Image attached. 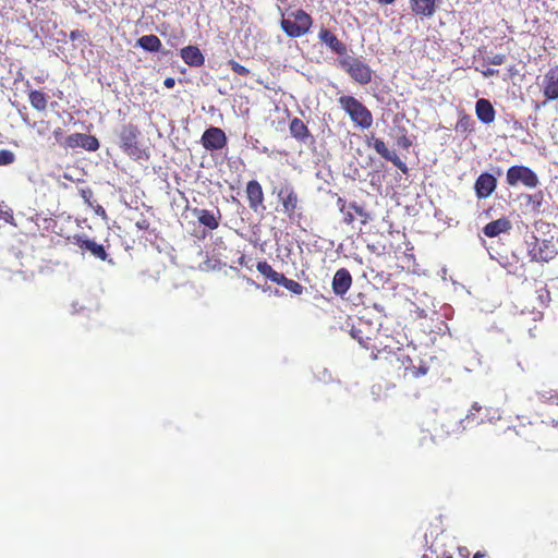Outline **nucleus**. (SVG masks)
Here are the masks:
<instances>
[{
	"label": "nucleus",
	"instance_id": "f257e3e1",
	"mask_svg": "<svg viewBox=\"0 0 558 558\" xmlns=\"http://www.w3.org/2000/svg\"><path fill=\"white\" fill-rule=\"evenodd\" d=\"M341 109L350 117L351 121L361 129H369L373 124L371 110L353 96L343 95L339 99Z\"/></svg>",
	"mask_w": 558,
	"mask_h": 558
},
{
	"label": "nucleus",
	"instance_id": "f03ea898",
	"mask_svg": "<svg viewBox=\"0 0 558 558\" xmlns=\"http://www.w3.org/2000/svg\"><path fill=\"white\" fill-rule=\"evenodd\" d=\"M312 25V16L302 9L292 12L288 19L283 17L280 22L282 31L291 38L304 36Z\"/></svg>",
	"mask_w": 558,
	"mask_h": 558
},
{
	"label": "nucleus",
	"instance_id": "7ed1b4c3",
	"mask_svg": "<svg viewBox=\"0 0 558 558\" xmlns=\"http://www.w3.org/2000/svg\"><path fill=\"white\" fill-rule=\"evenodd\" d=\"M141 131L137 125L128 123L122 125L119 133L120 148L131 158L140 159L142 149L140 147Z\"/></svg>",
	"mask_w": 558,
	"mask_h": 558
},
{
	"label": "nucleus",
	"instance_id": "20e7f679",
	"mask_svg": "<svg viewBox=\"0 0 558 558\" xmlns=\"http://www.w3.org/2000/svg\"><path fill=\"white\" fill-rule=\"evenodd\" d=\"M256 269L270 281L284 287L293 294L300 295L304 287L293 279H288L283 274L276 271L266 260L258 262Z\"/></svg>",
	"mask_w": 558,
	"mask_h": 558
},
{
	"label": "nucleus",
	"instance_id": "39448f33",
	"mask_svg": "<svg viewBox=\"0 0 558 558\" xmlns=\"http://www.w3.org/2000/svg\"><path fill=\"white\" fill-rule=\"evenodd\" d=\"M506 182L510 186H515L522 183L529 189H534L538 185L539 180L537 174L526 166H511L507 170Z\"/></svg>",
	"mask_w": 558,
	"mask_h": 558
},
{
	"label": "nucleus",
	"instance_id": "423d86ee",
	"mask_svg": "<svg viewBox=\"0 0 558 558\" xmlns=\"http://www.w3.org/2000/svg\"><path fill=\"white\" fill-rule=\"evenodd\" d=\"M342 69L351 76L353 81L361 85H366L372 81V69L369 65L357 58H348L340 61Z\"/></svg>",
	"mask_w": 558,
	"mask_h": 558
},
{
	"label": "nucleus",
	"instance_id": "0eeeda50",
	"mask_svg": "<svg viewBox=\"0 0 558 558\" xmlns=\"http://www.w3.org/2000/svg\"><path fill=\"white\" fill-rule=\"evenodd\" d=\"M277 197L282 206V213L293 220L300 209V198L295 189L291 184H286L277 191Z\"/></svg>",
	"mask_w": 558,
	"mask_h": 558
},
{
	"label": "nucleus",
	"instance_id": "6e6552de",
	"mask_svg": "<svg viewBox=\"0 0 558 558\" xmlns=\"http://www.w3.org/2000/svg\"><path fill=\"white\" fill-rule=\"evenodd\" d=\"M367 145L373 147L375 151L380 155L384 159L390 161L396 166L403 174L409 173V168L393 150H389L385 142L381 138H377L372 135L367 138Z\"/></svg>",
	"mask_w": 558,
	"mask_h": 558
},
{
	"label": "nucleus",
	"instance_id": "1a4fd4ad",
	"mask_svg": "<svg viewBox=\"0 0 558 558\" xmlns=\"http://www.w3.org/2000/svg\"><path fill=\"white\" fill-rule=\"evenodd\" d=\"M61 145L68 148H84L88 151H96L99 148V141L94 135L83 134V133H73L64 138L61 142Z\"/></svg>",
	"mask_w": 558,
	"mask_h": 558
},
{
	"label": "nucleus",
	"instance_id": "9d476101",
	"mask_svg": "<svg viewBox=\"0 0 558 558\" xmlns=\"http://www.w3.org/2000/svg\"><path fill=\"white\" fill-rule=\"evenodd\" d=\"M227 136L220 128L210 126L202 135L201 143L206 150H219L227 145Z\"/></svg>",
	"mask_w": 558,
	"mask_h": 558
},
{
	"label": "nucleus",
	"instance_id": "9b49d317",
	"mask_svg": "<svg viewBox=\"0 0 558 558\" xmlns=\"http://www.w3.org/2000/svg\"><path fill=\"white\" fill-rule=\"evenodd\" d=\"M73 244H75L81 251H87L93 255L95 258H98L100 260H107L108 259V253L102 244H98L94 240H90L85 234H75L72 238Z\"/></svg>",
	"mask_w": 558,
	"mask_h": 558
},
{
	"label": "nucleus",
	"instance_id": "f8f14e48",
	"mask_svg": "<svg viewBox=\"0 0 558 558\" xmlns=\"http://www.w3.org/2000/svg\"><path fill=\"white\" fill-rule=\"evenodd\" d=\"M497 187V179L488 172L481 173L474 183L475 195L478 199L488 198Z\"/></svg>",
	"mask_w": 558,
	"mask_h": 558
},
{
	"label": "nucleus",
	"instance_id": "ddd939ff",
	"mask_svg": "<svg viewBox=\"0 0 558 558\" xmlns=\"http://www.w3.org/2000/svg\"><path fill=\"white\" fill-rule=\"evenodd\" d=\"M245 193H246V197H247V202H248V207L253 211L257 213L259 210L265 209L264 191H263L260 183L257 180H251L247 182Z\"/></svg>",
	"mask_w": 558,
	"mask_h": 558
},
{
	"label": "nucleus",
	"instance_id": "4468645a",
	"mask_svg": "<svg viewBox=\"0 0 558 558\" xmlns=\"http://www.w3.org/2000/svg\"><path fill=\"white\" fill-rule=\"evenodd\" d=\"M543 94L548 101L558 99V65L551 66L544 75Z\"/></svg>",
	"mask_w": 558,
	"mask_h": 558
},
{
	"label": "nucleus",
	"instance_id": "2eb2a0df",
	"mask_svg": "<svg viewBox=\"0 0 558 558\" xmlns=\"http://www.w3.org/2000/svg\"><path fill=\"white\" fill-rule=\"evenodd\" d=\"M557 255L556 247L548 240H543L541 243L530 250V256L532 260L547 263L555 258Z\"/></svg>",
	"mask_w": 558,
	"mask_h": 558
},
{
	"label": "nucleus",
	"instance_id": "dca6fc26",
	"mask_svg": "<svg viewBox=\"0 0 558 558\" xmlns=\"http://www.w3.org/2000/svg\"><path fill=\"white\" fill-rule=\"evenodd\" d=\"M352 284V276L347 268H340L332 278V291L336 295L343 296Z\"/></svg>",
	"mask_w": 558,
	"mask_h": 558
},
{
	"label": "nucleus",
	"instance_id": "f3484780",
	"mask_svg": "<svg viewBox=\"0 0 558 558\" xmlns=\"http://www.w3.org/2000/svg\"><path fill=\"white\" fill-rule=\"evenodd\" d=\"M193 214L196 216L198 222L204 227L210 230H215L219 227L221 219V213L219 209L214 213L208 209L194 208Z\"/></svg>",
	"mask_w": 558,
	"mask_h": 558
},
{
	"label": "nucleus",
	"instance_id": "a211bd4d",
	"mask_svg": "<svg viewBox=\"0 0 558 558\" xmlns=\"http://www.w3.org/2000/svg\"><path fill=\"white\" fill-rule=\"evenodd\" d=\"M318 38L335 53L340 56L347 53V46L341 40H339L338 37L329 29L322 27L318 33Z\"/></svg>",
	"mask_w": 558,
	"mask_h": 558
},
{
	"label": "nucleus",
	"instance_id": "6ab92c4d",
	"mask_svg": "<svg viewBox=\"0 0 558 558\" xmlns=\"http://www.w3.org/2000/svg\"><path fill=\"white\" fill-rule=\"evenodd\" d=\"M180 57L185 64L199 68L205 63V57L197 46H186L180 50Z\"/></svg>",
	"mask_w": 558,
	"mask_h": 558
},
{
	"label": "nucleus",
	"instance_id": "aec40b11",
	"mask_svg": "<svg viewBox=\"0 0 558 558\" xmlns=\"http://www.w3.org/2000/svg\"><path fill=\"white\" fill-rule=\"evenodd\" d=\"M290 134L300 143L306 144L313 136L307 125L300 119L294 117L289 124Z\"/></svg>",
	"mask_w": 558,
	"mask_h": 558
},
{
	"label": "nucleus",
	"instance_id": "412c9836",
	"mask_svg": "<svg viewBox=\"0 0 558 558\" xmlns=\"http://www.w3.org/2000/svg\"><path fill=\"white\" fill-rule=\"evenodd\" d=\"M511 228H512L511 221L507 217H501L499 219L488 222L483 228V233L487 238H495L501 233L509 232L511 230Z\"/></svg>",
	"mask_w": 558,
	"mask_h": 558
},
{
	"label": "nucleus",
	"instance_id": "4be33fe9",
	"mask_svg": "<svg viewBox=\"0 0 558 558\" xmlns=\"http://www.w3.org/2000/svg\"><path fill=\"white\" fill-rule=\"evenodd\" d=\"M475 113L477 119L484 124L494 122L496 111L488 99L481 98L475 104Z\"/></svg>",
	"mask_w": 558,
	"mask_h": 558
},
{
	"label": "nucleus",
	"instance_id": "5701e85b",
	"mask_svg": "<svg viewBox=\"0 0 558 558\" xmlns=\"http://www.w3.org/2000/svg\"><path fill=\"white\" fill-rule=\"evenodd\" d=\"M410 7L415 15L430 17L436 12V0H410Z\"/></svg>",
	"mask_w": 558,
	"mask_h": 558
},
{
	"label": "nucleus",
	"instance_id": "b1692460",
	"mask_svg": "<svg viewBox=\"0 0 558 558\" xmlns=\"http://www.w3.org/2000/svg\"><path fill=\"white\" fill-rule=\"evenodd\" d=\"M522 197L525 201L524 206L526 208V213L538 216L544 204L543 191H537L533 194H523Z\"/></svg>",
	"mask_w": 558,
	"mask_h": 558
},
{
	"label": "nucleus",
	"instance_id": "393cba45",
	"mask_svg": "<svg viewBox=\"0 0 558 558\" xmlns=\"http://www.w3.org/2000/svg\"><path fill=\"white\" fill-rule=\"evenodd\" d=\"M49 96L41 90L33 89L28 93V101L31 106L39 111L45 112L48 107Z\"/></svg>",
	"mask_w": 558,
	"mask_h": 558
},
{
	"label": "nucleus",
	"instance_id": "a878e982",
	"mask_svg": "<svg viewBox=\"0 0 558 558\" xmlns=\"http://www.w3.org/2000/svg\"><path fill=\"white\" fill-rule=\"evenodd\" d=\"M362 327H363V324L353 326L351 329V336L354 339H356L359 341V343L366 350L376 349V345L374 344V338L372 337V335H364Z\"/></svg>",
	"mask_w": 558,
	"mask_h": 558
},
{
	"label": "nucleus",
	"instance_id": "bb28decb",
	"mask_svg": "<svg viewBox=\"0 0 558 558\" xmlns=\"http://www.w3.org/2000/svg\"><path fill=\"white\" fill-rule=\"evenodd\" d=\"M137 46L149 52H158L161 49V41L156 35H144L137 39Z\"/></svg>",
	"mask_w": 558,
	"mask_h": 558
},
{
	"label": "nucleus",
	"instance_id": "cd10ccee",
	"mask_svg": "<svg viewBox=\"0 0 558 558\" xmlns=\"http://www.w3.org/2000/svg\"><path fill=\"white\" fill-rule=\"evenodd\" d=\"M458 428L457 422L451 418H441L439 422V427H434V436H432V440H434L435 437H442L448 436L454 433V430Z\"/></svg>",
	"mask_w": 558,
	"mask_h": 558
},
{
	"label": "nucleus",
	"instance_id": "c85d7f7f",
	"mask_svg": "<svg viewBox=\"0 0 558 558\" xmlns=\"http://www.w3.org/2000/svg\"><path fill=\"white\" fill-rule=\"evenodd\" d=\"M337 206L342 214V222L347 226H351L356 218L354 209H349L350 203H347L344 198L338 197Z\"/></svg>",
	"mask_w": 558,
	"mask_h": 558
},
{
	"label": "nucleus",
	"instance_id": "c756f323",
	"mask_svg": "<svg viewBox=\"0 0 558 558\" xmlns=\"http://www.w3.org/2000/svg\"><path fill=\"white\" fill-rule=\"evenodd\" d=\"M454 130L457 132L469 134L474 131V121L471 116L465 112H461L456 123Z\"/></svg>",
	"mask_w": 558,
	"mask_h": 558
},
{
	"label": "nucleus",
	"instance_id": "7c9ffc66",
	"mask_svg": "<svg viewBox=\"0 0 558 558\" xmlns=\"http://www.w3.org/2000/svg\"><path fill=\"white\" fill-rule=\"evenodd\" d=\"M349 209H354L356 217L360 218L362 225H366L372 219V216L368 211L364 209L363 206L359 205L356 202H350Z\"/></svg>",
	"mask_w": 558,
	"mask_h": 558
},
{
	"label": "nucleus",
	"instance_id": "2f4dec72",
	"mask_svg": "<svg viewBox=\"0 0 558 558\" xmlns=\"http://www.w3.org/2000/svg\"><path fill=\"white\" fill-rule=\"evenodd\" d=\"M228 65L230 66V69L234 73H236V74H239L241 76H248V75H251V71L247 68H245L244 65L240 64L238 61H235L233 59H230L228 61Z\"/></svg>",
	"mask_w": 558,
	"mask_h": 558
},
{
	"label": "nucleus",
	"instance_id": "473e14b6",
	"mask_svg": "<svg viewBox=\"0 0 558 558\" xmlns=\"http://www.w3.org/2000/svg\"><path fill=\"white\" fill-rule=\"evenodd\" d=\"M80 196L84 199L85 204H87L89 207H94V203L96 202L94 199V192L90 187H83L78 191Z\"/></svg>",
	"mask_w": 558,
	"mask_h": 558
},
{
	"label": "nucleus",
	"instance_id": "72a5a7b5",
	"mask_svg": "<svg viewBox=\"0 0 558 558\" xmlns=\"http://www.w3.org/2000/svg\"><path fill=\"white\" fill-rule=\"evenodd\" d=\"M14 161V154L8 149L0 150V166H7Z\"/></svg>",
	"mask_w": 558,
	"mask_h": 558
},
{
	"label": "nucleus",
	"instance_id": "f704fd0d",
	"mask_svg": "<svg viewBox=\"0 0 558 558\" xmlns=\"http://www.w3.org/2000/svg\"><path fill=\"white\" fill-rule=\"evenodd\" d=\"M506 56L501 53H497L488 59V63L493 65H500L505 63Z\"/></svg>",
	"mask_w": 558,
	"mask_h": 558
},
{
	"label": "nucleus",
	"instance_id": "c9c22d12",
	"mask_svg": "<svg viewBox=\"0 0 558 558\" xmlns=\"http://www.w3.org/2000/svg\"><path fill=\"white\" fill-rule=\"evenodd\" d=\"M135 227L141 231H147L150 227V222L147 218L142 217L135 222Z\"/></svg>",
	"mask_w": 558,
	"mask_h": 558
},
{
	"label": "nucleus",
	"instance_id": "e433bc0d",
	"mask_svg": "<svg viewBox=\"0 0 558 558\" xmlns=\"http://www.w3.org/2000/svg\"><path fill=\"white\" fill-rule=\"evenodd\" d=\"M397 143H398V146H400L404 149H408L412 145L411 140L407 135H402V136L398 137Z\"/></svg>",
	"mask_w": 558,
	"mask_h": 558
},
{
	"label": "nucleus",
	"instance_id": "4c0bfd02",
	"mask_svg": "<svg viewBox=\"0 0 558 558\" xmlns=\"http://www.w3.org/2000/svg\"><path fill=\"white\" fill-rule=\"evenodd\" d=\"M95 211V214L97 216H100L101 218H107V213H106V209L101 206V205H94V207H92Z\"/></svg>",
	"mask_w": 558,
	"mask_h": 558
},
{
	"label": "nucleus",
	"instance_id": "58836bf2",
	"mask_svg": "<svg viewBox=\"0 0 558 558\" xmlns=\"http://www.w3.org/2000/svg\"><path fill=\"white\" fill-rule=\"evenodd\" d=\"M182 37H183V34H181V35H172L169 38L168 44H170L172 47H177L180 44Z\"/></svg>",
	"mask_w": 558,
	"mask_h": 558
},
{
	"label": "nucleus",
	"instance_id": "ea45409f",
	"mask_svg": "<svg viewBox=\"0 0 558 558\" xmlns=\"http://www.w3.org/2000/svg\"><path fill=\"white\" fill-rule=\"evenodd\" d=\"M426 373H427V367H420L418 369H415V368L412 369V375L414 377H418L421 375H425Z\"/></svg>",
	"mask_w": 558,
	"mask_h": 558
},
{
	"label": "nucleus",
	"instance_id": "a19ab883",
	"mask_svg": "<svg viewBox=\"0 0 558 558\" xmlns=\"http://www.w3.org/2000/svg\"><path fill=\"white\" fill-rule=\"evenodd\" d=\"M163 85L165 87L167 88H173L174 85H175V80L173 77H167L165 81H163Z\"/></svg>",
	"mask_w": 558,
	"mask_h": 558
},
{
	"label": "nucleus",
	"instance_id": "79ce46f5",
	"mask_svg": "<svg viewBox=\"0 0 558 558\" xmlns=\"http://www.w3.org/2000/svg\"><path fill=\"white\" fill-rule=\"evenodd\" d=\"M62 129L61 128H57L54 131H53V136L56 138L57 142H60L61 137H62Z\"/></svg>",
	"mask_w": 558,
	"mask_h": 558
},
{
	"label": "nucleus",
	"instance_id": "37998d69",
	"mask_svg": "<svg viewBox=\"0 0 558 558\" xmlns=\"http://www.w3.org/2000/svg\"><path fill=\"white\" fill-rule=\"evenodd\" d=\"M543 291L545 292V296L543 294L539 295V298L542 299V302L545 303V302H549L550 301V293L547 289H543Z\"/></svg>",
	"mask_w": 558,
	"mask_h": 558
},
{
	"label": "nucleus",
	"instance_id": "c03bdc74",
	"mask_svg": "<svg viewBox=\"0 0 558 558\" xmlns=\"http://www.w3.org/2000/svg\"><path fill=\"white\" fill-rule=\"evenodd\" d=\"M498 73L497 70H494V69H487L486 71L483 72V75L485 77H489V76H493V75H496Z\"/></svg>",
	"mask_w": 558,
	"mask_h": 558
},
{
	"label": "nucleus",
	"instance_id": "a18cd8bd",
	"mask_svg": "<svg viewBox=\"0 0 558 558\" xmlns=\"http://www.w3.org/2000/svg\"><path fill=\"white\" fill-rule=\"evenodd\" d=\"M78 36H80V31H72V32H71V34H70V38H71L72 40L77 39V38H78Z\"/></svg>",
	"mask_w": 558,
	"mask_h": 558
},
{
	"label": "nucleus",
	"instance_id": "49530a36",
	"mask_svg": "<svg viewBox=\"0 0 558 558\" xmlns=\"http://www.w3.org/2000/svg\"><path fill=\"white\" fill-rule=\"evenodd\" d=\"M380 4H391L393 3L396 0H377Z\"/></svg>",
	"mask_w": 558,
	"mask_h": 558
},
{
	"label": "nucleus",
	"instance_id": "de8ad7c7",
	"mask_svg": "<svg viewBox=\"0 0 558 558\" xmlns=\"http://www.w3.org/2000/svg\"><path fill=\"white\" fill-rule=\"evenodd\" d=\"M23 121H24L25 123H27L31 128H35V126L37 125V122H34V123H32V124H31V123L28 122L27 117H23Z\"/></svg>",
	"mask_w": 558,
	"mask_h": 558
},
{
	"label": "nucleus",
	"instance_id": "09e8293b",
	"mask_svg": "<svg viewBox=\"0 0 558 558\" xmlns=\"http://www.w3.org/2000/svg\"><path fill=\"white\" fill-rule=\"evenodd\" d=\"M244 260H245V257H244V256H241V257L239 258V264H240V265H243V264H244Z\"/></svg>",
	"mask_w": 558,
	"mask_h": 558
},
{
	"label": "nucleus",
	"instance_id": "8fccbe9b",
	"mask_svg": "<svg viewBox=\"0 0 558 558\" xmlns=\"http://www.w3.org/2000/svg\"><path fill=\"white\" fill-rule=\"evenodd\" d=\"M38 135H44L45 133L40 130L37 131Z\"/></svg>",
	"mask_w": 558,
	"mask_h": 558
},
{
	"label": "nucleus",
	"instance_id": "3c124183",
	"mask_svg": "<svg viewBox=\"0 0 558 558\" xmlns=\"http://www.w3.org/2000/svg\"><path fill=\"white\" fill-rule=\"evenodd\" d=\"M474 558H481L480 554H476V555L474 556Z\"/></svg>",
	"mask_w": 558,
	"mask_h": 558
},
{
	"label": "nucleus",
	"instance_id": "603ef678",
	"mask_svg": "<svg viewBox=\"0 0 558 558\" xmlns=\"http://www.w3.org/2000/svg\"><path fill=\"white\" fill-rule=\"evenodd\" d=\"M474 558H481L480 554H476V555L474 556Z\"/></svg>",
	"mask_w": 558,
	"mask_h": 558
},
{
	"label": "nucleus",
	"instance_id": "864d4df0",
	"mask_svg": "<svg viewBox=\"0 0 558 558\" xmlns=\"http://www.w3.org/2000/svg\"><path fill=\"white\" fill-rule=\"evenodd\" d=\"M446 558H452V557H451V556H448V557H446Z\"/></svg>",
	"mask_w": 558,
	"mask_h": 558
}]
</instances>
